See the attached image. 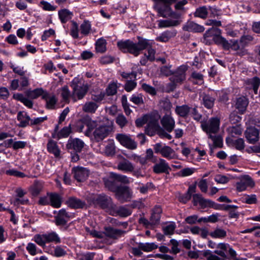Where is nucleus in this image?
<instances>
[{
  "instance_id": "nucleus-21",
  "label": "nucleus",
  "mask_w": 260,
  "mask_h": 260,
  "mask_svg": "<svg viewBox=\"0 0 260 260\" xmlns=\"http://www.w3.org/2000/svg\"><path fill=\"white\" fill-rule=\"evenodd\" d=\"M161 123L165 129L171 133L175 127V121L170 116L165 115L161 120Z\"/></svg>"
},
{
  "instance_id": "nucleus-56",
  "label": "nucleus",
  "mask_w": 260,
  "mask_h": 260,
  "mask_svg": "<svg viewBox=\"0 0 260 260\" xmlns=\"http://www.w3.org/2000/svg\"><path fill=\"white\" fill-rule=\"evenodd\" d=\"M176 228L174 222H172L170 224L163 228L164 233L166 235H172L174 234V231Z\"/></svg>"
},
{
  "instance_id": "nucleus-50",
  "label": "nucleus",
  "mask_w": 260,
  "mask_h": 260,
  "mask_svg": "<svg viewBox=\"0 0 260 260\" xmlns=\"http://www.w3.org/2000/svg\"><path fill=\"white\" fill-rule=\"evenodd\" d=\"M209 138L213 141L214 147L222 148L223 147V139L220 136H212L210 135Z\"/></svg>"
},
{
  "instance_id": "nucleus-28",
  "label": "nucleus",
  "mask_w": 260,
  "mask_h": 260,
  "mask_svg": "<svg viewBox=\"0 0 260 260\" xmlns=\"http://www.w3.org/2000/svg\"><path fill=\"white\" fill-rule=\"evenodd\" d=\"M190 111V107L187 105H183L182 106H177L175 108L176 113L180 117L186 118Z\"/></svg>"
},
{
  "instance_id": "nucleus-18",
  "label": "nucleus",
  "mask_w": 260,
  "mask_h": 260,
  "mask_svg": "<svg viewBox=\"0 0 260 260\" xmlns=\"http://www.w3.org/2000/svg\"><path fill=\"white\" fill-rule=\"evenodd\" d=\"M162 210L160 206L155 205L152 210L150 221L152 225H156L159 223Z\"/></svg>"
},
{
  "instance_id": "nucleus-63",
  "label": "nucleus",
  "mask_w": 260,
  "mask_h": 260,
  "mask_svg": "<svg viewBox=\"0 0 260 260\" xmlns=\"http://www.w3.org/2000/svg\"><path fill=\"white\" fill-rule=\"evenodd\" d=\"M239 114L235 112L231 113L230 115V121L231 123L238 124L242 120V117Z\"/></svg>"
},
{
  "instance_id": "nucleus-60",
  "label": "nucleus",
  "mask_w": 260,
  "mask_h": 260,
  "mask_svg": "<svg viewBox=\"0 0 260 260\" xmlns=\"http://www.w3.org/2000/svg\"><path fill=\"white\" fill-rule=\"evenodd\" d=\"M185 79L186 76H182L175 73H174L173 76L170 78L171 82H173L176 84L177 83H182L185 80Z\"/></svg>"
},
{
  "instance_id": "nucleus-36",
  "label": "nucleus",
  "mask_w": 260,
  "mask_h": 260,
  "mask_svg": "<svg viewBox=\"0 0 260 260\" xmlns=\"http://www.w3.org/2000/svg\"><path fill=\"white\" fill-rule=\"evenodd\" d=\"M221 34V30L217 27H212L206 31L204 35L205 38L212 37V40L214 41V38L216 36Z\"/></svg>"
},
{
  "instance_id": "nucleus-42",
  "label": "nucleus",
  "mask_w": 260,
  "mask_h": 260,
  "mask_svg": "<svg viewBox=\"0 0 260 260\" xmlns=\"http://www.w3.org/2000/svg\"><path fill=\"white\" fill-rule=\"evenodd\" d=\"M173 36H174V35H173L172 32L169 30H167L162 32L159 36L156 38V41L160 42L166 43L168 42L169 40Z\"/></svg>"
},
{
  "instance_id": "nucleus-10",
  "label": "nucleus",
  "mask_w": 260,
  "mask_h": 260,
  "mask_svg": "<svg viewBox=\"0 0 260 260\" xmlns=\"http://www.w3.org/2000/svg\"><path fill=\"white\" fill-rule=\"evenodd\" d=\"M84 142L79 138H69L67 144H66V148L69 151H75L77 153H80L84 146Z\"/></svg>"
},
{
  "instance_id": "nucleus-35",
  "label": "nucleus",
  "mask_w": 260,
  "mask_h": 260,
  "mask_svg": "<svg viewBox=\"0 0 260 260\" xmlns=\"http://www.w3.org/2000/svg\"><path fill=\"white\" fill-rule=\"evenodd\" d=\"M208 15V9L205 6H201L196 8L195 12L193 13L194 17H198L203 19L207 18Z\"/></svg>"
},
{
  "instance_id": "nucleus-53",
  "label": "nucleus",
  "mask_w": 260,
  "mask_h": 260,
  "mask_svg": "<svg viewBox=\"0 0 260 260\" xmlns=\"http://www.w3.org/2000/svg\"><path fill=\"white\" fill-rule=\"evenodd\" d=\"M243 202L247 204H256L257 202L256 196L254 194H251L250 195L246 194L244 196Z\"/></svg>"
},
{
  "instance_id": "nucleus-20",
  "label": "nucleus",
  "mask_w": 260,
  "mask_h": 260,
  "mask_svg": "<svg viewBox=\"0 0 260 260\" xmlns=\"http://www.w3.org/2000/svg\"><path fill=\"white\" fill-rule=\"evenodd\" d=\"M47 150L49 153L53 154L55 158L60 157L61 151L55 141L51 139L48 140Z\"/></svg>"
},
{
  "instance_id": "nucleus-29",
  "label": "nucleus",
  "mask_w": 260,
  "mask_h": 260,
  "mask_svg": "<svg viewBox=\"0 0 260 260\" xmlns=\"http://www.w3.org/2000/svg\"><path fill=\"white\" fill-rule=\"evenodd\" d=\"M214 42L216 45L221 46L223 50H229L230 41L226 40L221 35L215 36Z\"/></svg>"
},
{
  "instance_id": "nucleus-25",
  "label": "nucleus",
  "mask_w": 260,
  "mask_h": 260,
  "mask_svg": "<svg viewBox=\"0 0 260 260\" xmlns=\"http://www.w3.org/2000/svg\"><path fill=\"white\" fill-rule=\"evenodd\" d=\"M183 29L185 31L192 32H202L204 31L205 28L203 25L191 21L184 25L183 27Z\"/></svg>"
},
{
  "instance_id": "nucleus-3",
  "label": "nucleus",
  "mask_w": 260,
  "mask_h": 260,
  "mask_svg": "<svg viewBox=\"0 0 260 260\" xmlns=\"http://www.w3.org/2000/svg\"><path fill=\"white\" fill-rule=\"evenodd\" d=\"M145 116L147 119V127L146 128L147 133H149V131H151L150 132L151 134L155 131H157L158 127L160 128L159 120L160 119V115L157 110H154L150 113L145 114Z\"/></svg>"
},
{
  "instance_id": "nucleus-57",
  "label": "nucleus",
  "mask_w": 260,
  "mask_h": 260,
  "mask_svg": "<svg viewBox=\"0 0 260 260\" xmlns=\"http://www.w3.org/2000/svg\"><path fill=\"white\" fill-rule=\"evenodd\" d=\"M42 186L41 184L35 183L34 185L30 189L31 194L34 197L38 196L42 190Z\"/></svg>"
},
{
  "instance_id": "nucleus-59",
  "label": "nucleus",
  "mask_w": 260,
  "mask_h": 260,
  "mask_svg": "<svg viewBox=\"0 0 260 260\" xmlns=\"http://www.w3.org/2000/svg\"><path fill=\"white\" fill-rule=\"evenodd\" d=\"M142 88L146 92L150 94L151 95H155L157 93L156 90L153 86L144 83L142 85Z\"/></svg>"
},
{
  "instance_id": "nucleus-31",
  "label": "nucleus",
  "mask_w": 260,
  "mask_h": 260,
  "mask_svg": "<svg viewBox=\"0 0 260 260\" xmlns=\"http://www.w3.org/2000/svg\"><path fill=\"white\" fill-rule=\"evenodd\" d=\"M161 156L168 159H175L177 155L174 150L170 146L164 144V150Z\"/></svg>"
},
{
  "instance_id": "nucleus-27",
  "label": "nucleus",
  "mask_w": 260,
  "mask_h": 260,
  "mask_svg": "<svg viewBox=\"0 0 260 260\" xmlns=\"http://www.w3.org/2000/svg\"><path fill=\"white\" fill-rule=\"evenodd\" d=\"M44 238L46 243H54L59 244L61 243V239L58 235L54 231L44 234Z\"/></svg>"
},
{
  "instance_id": "nucleus-58",
  "label": "nucleus",
  "mask_w": 260,
  "mask_h": 260,
  "mask_svg": "<svg viewBox=\"0 0 260 260\" xmlns=\"http://www.w3.org/2000/svg\"><path fill=\"white\" fill-rule=\"evenodd\" d=\"M170 243L172 245L171 250H170V253L173 254H177L180 252V249L178 248V242L174 239H172L170 241Z\"/></svg>"
},
{
  "instance_id": "nucleus-11",
  "label": "nucleus",
  "mask_w": 260,
  "mask_h": 260,
  "mask_svg": "<svg viewBox=\"0 0 260 260\" xmlns=\"http://www.w3.org/2000/svg\"><path fill=\"white\" fill-rule=\"evenodd\" d=\"M116 139L121 145L128 149L134 150L137 148V143L125 134H117L116 135Z\"/></svg>"
},
{
  "instance_id": "nucleus-45",
  "label": "nucleus",
  "mask_w": 260,
  "mask_h": 260,
  "mask_svg": "<svg viewBox=\"0 0 260 260\" xmlns=\"http://www.w3.org/2000/svg\"><path fill=\"white\" fill-rule=\"evenodd\" d=\"M118 87L115 82H112L109 84L106 89V94L108 96H112L116 94L117 92Z\"/></svg>"
},
{
  "instance_id": "nucleus-4",
  "label": "nucleus",
  "mask_w": 260,
  "mask_h": 260,
  "mask_svg": "<svg viewBox=\"0 0 260 260\" xmlns=\"http://www.w3.org/2000/svg\"><path fill=\"white\" fill-rule=\"evenodd\" d=\"M249 99L246 96L241 95L233 101V107L239 115L244 114L249 105Z\"/></svg>"
},
{
  "instance_id": "nucleus-55",
  "label": "nucleus",
  "mask_w": 260,
  "mask_h": 260,
  "mask_svg": "<svg viewBox=\"0 0 260 260\" xmlns=\"http://www.w3.org/2000/svg\"><path fill=\"white\" fill-rule=\"evenodd\" d=\"M40 5L42 6L43 10L47 11H53L56 10L57 8V6L52 5L50 3L44 0L40 2Z\"/></svg>"
},
{
  "instance_id": "nucleus-17",
  "label": "nucleus",
  "mask_w": 260,
  "mask_h": 260,
  "mask_svg": "<svg viewBox=\"0 0 260 260\" xmlns=\"http://www.w3.org/2000/svg\"><path fill=\"white\" fill-rule=\"evenodd\" d=\"M147 49V53H145L143 56L141 57L140 63L141 66H146L148 61L153 62L155 60V54L156 51L154 49L152 48L151 45L146 48Z\"/></svg>"
},
{
  "instance_id": "nucleus-62",
  "label": "nucleus",
  "mask_w": 260,
  "mask_h": 260,
  "mask_svg": "<svg viewBox=\"0 0 260 260\" xmlns=\"http://www.w3.org/2000/svg\"><path fill=\"white\" fill-rule=\"evenodd\" d=\"M137 83L134 80H127L124 86V88L127 92H131L133 90H134L137 86Z\"/></svg>"
},
{
  "instance_id": "nucleus-54",
  "label": "nucleus",
  "mask_w": 260,
  "mask_h": 260,
  "mask_svg": "<svg viewBox=\"0 0 260 260\" xmlns=\"http://www.w3.org/2000/svg\"><path fill=\"white\" fill-rule=\"evenodd\" d=\"M82 85H85L82 83V79L78 77H75L71 82L70 86L72 88L73 90H76L77 87H79Z\"/></svg>"
},
{
  "instance_id": "nucleus-39",
  "label": "nucleus",
  "mask_w": 260,
  "mask_h": 260,
  "mask_svg": "<svg viewBox=\"0 0 260 260\" xmlns=\"http://www.w3.org/2000/svg\"><path fill=\"white\" fill-rule=\"evenodd\" d=\"M212 208L215 210L228 211L230 209H238V207L234 205L220 204L213 201Z\"/></svg>"
},
{
  "instance_id": "nucleus-41",
  "label": "nucleus",
  "mask_w": 260,
  "mask_h": 260,
  "mask_svg": "<svg viewBox=\"0 0 260 260\" xmlns=\"http://www.w3.org/2000/svg\"><path fill=\"white\" fill-rule=\"evenodd\" d=\"M155 132H157V135L159 136V137L160 138H166L168 140H171L172 139V136L170 134H169L168 133H167L166 132L165 129H163L160 126V128L158 127L157 129V131H155L153 133H151V134L147 133V134L148 135L152 136L154 135Z\"/></svg>"
},
{
  "instance_id": "nucleus-49",
  "label": "nucleus",
  "mask_w": 260,
  "mask_h": 260,
  "mask_svg": "<svg viewBox=\"0 0 260 260\" xmlns=\"http://www.w3.org/2000/svg\"><path fill=\"white\" fill-rule=\"evenodd\" d=\"M116 213L121 217H126L132 214V211L124 206H120L117 210Z\"/></svg>"
},
{
  "instance_id": "nucleus-14",
  "label": "nucleus",
  "mask_w": 260,
  "mask_h": 260,
  "mask_svg": "<svg viewBox=\"0 0 260 260\" xmlns=\"http://www.w3.org/2000/svg\"><path fill=\"white\" fill-rule=\"evenodd\" d=\"M65 204L70 208L73 209H83L86 205L84 201L74 196L69 197L65 201Z\"/></svg>"
},
{
  "instance_id": "nucleus-9",
  "label": "nucleus",
  "mask_w": 260,
  "mask_h": 260,
  "mask_svg": "<svg viewBox=\"0 0 260 260\" xmlns=\"http://www.w3.org/2000/svg\"><path fill=\"white\" fill-rule=\"evenodd\" d=\"M92 201L94 204L98 205L102 209L110 208L112 205V199L104 193L98 194Z\"/></svg>"
},
{
  "instance_id": "nucleus-33",
  "label": "nucleus",
  "mask_w": 260,
  "mask_h": 260,
  "mask_svg": "<svg viewBox=\"0 0 260 260\" xmlns=\"http://www.w3.org/2000/svg\"><path fill=\"white\" fill-rule=\"evenodd\" d=\"M202 104L208 109H212L214 105L215 99L209 94H205L202 98Z\"/></svg>"
},
{
  "instance_id": "nucleus-61",
  "label": "nucleus",
  "mask_w": 260,
  "mask_h": 260,
  "mask_svg": "<svg viewBox=\"0 0 260 260\" xmlns=\"http://www.w3.org/2000/svg\"><path fill=\"white\" fill-rule=\"evenodd\" d=\"M246 83L247 85H250L251 87H257L260 85V78L257 76H254L250 79H248Z\"/></svg>"
},
{
  "instance_id": "nucleus-48",
  "label": "nucleus",
  "mask_w": 260,
  "mask_h": 260,
  "mask_svg": "<svg viewBox=\"0 0 260 260\" xmlns=\"http://www.w3.org/2000/svg\"><path fill=\"white\" fill-rule=\"evenodd\" d=\"M98 107L99 106L95 103L90 102L85 104L83 110L86 112L94 113L97 110Z\"/></svg>"
},
{
  "instance_id": "nucleus-7",
  "label": "nucleus",
  "mask_w": 260,
  "mask_h": 260,
  "mask_svg": "<svg viewBox=\"0 0 260 260\" xmlns=\"http://www.w3.org/2000/svg\"><path fill=\"white\" fill-rule=\"evenodd\" d=\"M116 199L121 202L129 201L132 197V192L127 186L120 184L115 191Z\"/></svg>"
},
{
  "instance_id": "nucleus-40",
  "label": "nucleus",
  "mask_w": 260,
  "mask_h": 260,
  "mask_svg": "<svg viewBox=\"0 0 260 260\" xmlns=\"http://www.w3.org/2000/svg\"><path fill=\"white\" fill-rule=\"evenodd\" d=\"M231 140V144L235 147V148L240 151H243L245 148V142L243 138H238L236 140L230 139Z\"/></svg>"
},
{
  "instance_id": "nucleus-5",
  "label": "nucleus",
  "mask_w": 260,
  "mask_h": 260,
  "mask_svg": "<svg viewBox=\"0 0 260 260\" xmlns=\"http://www.w3.org/2000/svg\"><path fill=\"white\" fill-rule=\"evenodd\" d=\"M93 135L94 138L97 142L103 141L113 131L112 126L108 125H100L98 127H95Z\"/></svg>"
},
{
  "instance_id": "nucleus-8",
  "label": "nucleus",
  "mask_w": 260,
  "mask_h": 260,
  "mask_svg": "<svg viewBox=\"0 0 260 260\" xmlns=\"http://www.w3.org/2000/svg\"><path fill=\"white\" fill-rule=\"evenodd\" d=\"M244 136L249 144H255L259 140V131L255 126H249L246 127Z\"/></svg>"
},
{
  "instance_id": "nucleus-52",
  "label": "nucleus",
  "mask_w": 260,
  "mask_h": 260,
  "mask_svg": "<svg viewBox=\"0 0 260 260\" xmlns=\"http://www.w3.org/2000/svg\"><path fill=\"white\" fill-rule=\"evenodd\" d=\"M72 133L71 124L68 126H64L59 131V139L68 138Z\"/></svg>"
},
{
  "instance_id": "nucleus-37",
  "label": "nucleus",
  "mask_w": 260,
  "mask_h": 260,
  "mask_svg": "<svg viewBox=\"0 0 260 260\" xmlns=\"http://www.w3.org/2000/svg\"><path fill=\"white\" fill-rule=\"evenodd\" d=\"M179 24V21L176 20H160L158 23V26L160 28H164L177 26Z\"/></svg>"
},
{
  "instance_id": "nucleus-15",
  "label": "nucleus",
  "mask_w": 260,
  "mask_h": 260,
  "mask_svg": "<svg viewBox=\"0 0 260 260\" xmlns=\"http://www.w3.org/2000/svg\"><path fill=\"white\" fill-rule=\"evenodd\" d=\"M126 233V231L114 229V228L108 226L104 227V231L103 234L106 236L111 239H117L118 238L121 237Z\"/></svg>"
},
{
  "instance_id": "nucleus-26",
  "label": "nucleus",
  "mask_w": 260,
  "mask_h": 260,
  "mask_svg": "<svg viewBox=\"0 0 260 260\" xmlns=\"http://www.w3.org/2000/svg\"><path fill=\"white\" fill-rule=\"evenodd\" d=\"M59 19L62 24L66 23L73 16V13L67 9H62L58 11Z\"/></svg>"
},
{
  "instance_id": "nucleus-30",
  "label": "nucleus",
  "mask_w": 260,
  "mask_h": 260,
  "mask_svg": "<svg viewBox=\"0 0 260 260\" xmlns=\"http://www.w3.org/2000/svg\"><path fill=\"white\" fill-rule=\"evenodd\" d=\"M88 85L87 84L82 85L79 87H77L76 90H73V94L76 95L77 99L80 100L82 99L86 94L88 90Z\"/></svg>"
},
{
  "instance_id": "nucleus-44",
  "label": "nucleus",
  "mask_w": 260,
  "mask_h": 260,
  "mask_svg": "<svg viewBox=\"0 0 260 260\" xmlns=\"http://www.w3.org/2000/svg\"><path fill=\"white\" fill-rule=\"evenodd\" d=\"M139 244L140 248L144 252H150L158 248V245L153 242L145 243L140 242Z\"/></svg>"
},
{
  "instance_id": "nucleus-32",
  "label": "nucleus",
  "mask_w": 260,
  "mask_h": 260,
  "mask_svg": "<svg viewBox=\"0 0 260 260\" xmlns=\"http://www.w3.org/2000/svg\"><path fill=\"white\" fill-rule=\"evenodd\" d=\"M85 168L83 167H74L72 169L74 177L78 182H82L85 178Z\"/></svg>"
},
{
  "instance_id": "nucleus-12",
  "label": "nucleus",
  "mask_w": 260,
  "mask_h": 260,
  "mask_svg": "<svg viewBox=\"0 0 260 260\" xmlns=\"http://www.w3.org/2000/svg\"><path fill=\"white\" fill-rule=\"evenodd\" d=\"M255 183L252 178L248 175H244L241 180L236 183V190L238 192L245 190L247 187H253Z\"/></svg>"
},
{
  "instance_id": "nucleus-23",
  "label": "nucleus",
  "mask_w": 260,
  "mask_h": 260,
  "mask_svg": "<svg viewBox=\"0 0 260 260\" xmlns=\"http://www.w3.org/2000/svg\"><path fill=\"white\" fill-rule=\"evenodd\" d=\"M17 119L19 122L18 126L19 127H25L29 125V122L30 120V116L23 111H19L17 113Z\"/></svg>"
},
{
  "instance_id": "nucleus-24",
  "label": "nucleus",
  "mask_w": 260,
  "mask_h": 260,
  "mask_svg": "<svg viewBox=\"0 0 260 260\" xmlns=\"http://www.w3.org/2000/svg\"><path fill=\"white\" fill-rule=\"evenodd\" d=\"M104 183L105 187L113 192H115L117 188L120 185L118 184L117 180L111 176V173H110V176L108 178L104 179Z\"/></svg>"
},
{
  "instance_id": "nucleus-13",
  "label": "nucleus",
  "mask_w": 260,
  "mask_h": 260,
  "mask_svg": "<svg viewBox=\"0 0 260 260\" xmlns=\"http://www.w3.org/2000/svg\"><path fill=\"white\" fill-rule=\"evenodd\" d=\"M152 169L153 172L156 174L165 173L169 175L170 171L172 170L169 164L165 159L162 158H159V162L154 164Z\"/></svg>"
},
{
  "instance_id": "nucleus-2",
  "label": "nucleus",
  "mask_w": 260,
  "mask_h": 260,
  "mask_svg": "<svg viewBox=\"0 0 260 260\" xmlns=\"http://www.w3.org/2000/svg\"><path fill=\"white\" fill-rule=\"evenodd\" d=\"M97 122L92 120L89 115H85L81 118L78 120L75 124V126L78 132H82L85 126L87 127L85 132V135L89 136L91 132L97 127Z\"/></svg>"
},
{
  "instance_id": "nucleus-46",
  "label": "nucleus",
  "mask_w": 260,
  "mask_h": 260,
  "mask_svg": "<svg viewBox=\"0 0 260 260\" xmlns=\"http://www.w3.org/2000/svg\"><path fill=\"white\" fill-rule=\"evenodd\" d=\"M209 235L213 238H223L226 236V232L223 229L217 228L209 233Z\"/></svg>"
},
{
  "instance_id": "nucleus-19",
  "label": "nucleus",
  "mask_w": 260,
  "mask_h": 260,
  "mask_svg": "<svg viewBox=\"0 0 260 260\" xmlns=\"http://www.w3.org/2000/svg\"><path fill=\"white\" fill-rule=\"evenodd\" d=\"M47 195L49 197V205L54 208L61 207L62 198L60 195L56 192H47Z\"/></svg>"
},
{
  "instance_id": "nucleus-47",
  "label": "nucleus",
  "mask_w": 260,
  "mask_h": 260,
  "mask_svg": "<svg viewBox=\"0 0 260 260\" xmlns=\"http://www.w3.org/2000/svg\"><path fill=\"white\" fill-rule=\"evenodd\" d=\"M111 176L114 178L119 184L121 183L127 184L129 183V179L126 176L117 174L115 173H111Z\"/></svg>"
},
{
  "instance_id": "nucleus-43",
  "label": "nucleus",
  "mask_w": 260,
  "mask_h": 260,
  "mask_svg": "<svg viewBox=\"0 0 260 260\" xmlns=\"http://www.w3.org/2000/svg\"><path fill=\"white\" fill-rule=\"evenodd\" d=\"M91 25L90 22L87 20H84L80 25L81 33L84 36H87L90 32Z\"/></svg>"
},
{
  "instance_id": "nucleus-6",
  "label": "nucleus",
  "mask_w": 260,
  "mask_h": 260,
  "mask_svg": "<svg viewBox=\"0 0 260 260\" xmlns=\"http://www.w3.org/2000/svg\"><path fill=\"white\" fill-rule=\"evenodd\" d=\"M219 125L220 120L217 117H212L208 122H205L201 124L202 129L207 134L217 133L219 129Z\"/></svg>"
},
{
  "instance_id": "nucleus-34",
  "label": "nucleus",
  "mask_w": 260,
  "mask_h": 260,
  "mask_svg": "<svg viewBox=\"0 0 260 260\" xmlns=\"http://www.w3.org/2000/svg\"><path fill=\"white\" fill-rule=\"evenodd\" d=\"M107 42L103 38L99 39L95 43V49L96 52L103 53L107 50Z\"/></svg>"
},
{
  "instance_id": "nucleus-22",
  "label": "nucleus",
  "mask_w": 260,
  "mask_h": 260,
  "mask_svg": "<svg viewBox=\"0 0 260 260\" xmlns=\"http://www.w3.org/2000/svg\"><path fill=\"white\" fill-rule=\"evenodd\" d=\"M154 10L157 12L159 17L163 18L168 17L171 7L161 4H158L154 7Z\"/></svg>"
},
{
  "instance_id": "nucleus-16",
  "label": "nucleus",
  "mask_w": 260,
  "mask_h": 260,
  "mask_svg": "<svg viewBox=\"0 0 260 260\" xmlns=\"http://www.w3.org/2000/svg\"><path fill=\"white\" fill-rule=\"evenodd\" d=\"M70 217L69 213L67 212L66 210L64 208H62L54 216L55 223L57 226H65L68 222V220L65 218H69Z\"/></svg>"
},
{
  "instance_id": "nucleus-51",
  "label": "nucleus",
  "mask_w": 260,
  "mask_h": 260,
  "mask_svg": "<svg viewBox=\"0 0 260 260\" xmlns=\"http://www.w3.org/2000/svg\"><path fill=\"white\" fill-rule=\"evenodd\" d=\"M72 26L70 30V35L74 39H78L79 38V27L78 23L74 21H72Z\"/></svg>"
},
{
  "instance_id": "nucleus-64",
  "label": "nucleus",
  "mask_w": 260,
  "mask_h": 260,
  "mask_svg": "<svg viewBox=\"0 0 260 260\" xmlns=\"http://www.w3.org/2000/svg\"><path fill=\"white\" fill-rule=\"evenodd\" d=\"M203 256L207 257V260H221V258L217 255L213 254L210 250L203 251Z\"/></svg>"
},
{
  "instance_id": "nucleus-38",
  "label": "nucleus",
  "mask_w": 260,
  "mask_h": 260,
  "mask_svg": "<svg viewBox=\"0 0 260 260\" xmlns=\"http://www.w3.org/2000/svg\"><path fill=\"white\" fill-rule=\"evenodd\" d=\"M118 168L120 170L132 172L134 170V166L130 161L124 159L118 164Z\"/></svg>"
},
{
  "instance_id": "nucleus-1",
  "label": "nucleus",
  "mask_w": 260,
  "mask_h": 260,
  "mask_svg": "<svg viewBox=\"0 0 260 260\" xmlns=\"http://www.w3.org/2000/svg\"><path fill=\"white\" fill-rule=\"evenodd\" d=\"M138 42L134 43L130 39L120 40L117 42V46L123 53H128L138 56L141 52L150 46L149 40L142 37H137Z\"/></svg>"
}]
</instances>
